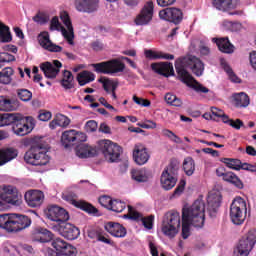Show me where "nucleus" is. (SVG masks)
<instances>
[{"label":"nucleus","mask_w":256,"mask_h":256,"mask_svg":"<svg viewBox=\"0 0 256 256\" xmlns=\"http://www.w3.org/2000/svg\"><path fill=\"white\" fill-rule=\"evenodd\" d=\"M61 27V23L59 22V18L54 16L50 22V31H57Z\"/></svg>","instance_id":"obj_62"},{"label":"nucleus","mask_w":256,"mask_h":256,"mask_svg":"<svg viewBox=\"0 0 256 256\" xmlns=\"http://www.w3.org/2000/svg\"><path fill=\"white\" fill-rule=\"evenodd\" d=\"M10 221H11V215L9 216V214H1L0 229H4V231H7Z\"/></svg>","instance_id":"obj_53"},{"label":"nucleus","mask_w":256,"mask_h":256,"mask_svg":"<svg viewBox=\"0 0 256 256\" xmlns=\"http://www.w3.org/2000/svg\"><path fill=\"white\" fill-rule=\"evenodd\" d=\"M141 221L145 229H153V221H155V216L150 215L148 217H142Z\"/></svg>","instance_id":"obj_55"},{"label":"nucleus","mask_w":256,"mask_h":256,"mask_svg":"<svg viewBox=\"0 0 256 256\" xmlns=\"http://www.w3.org/2000/svg\"><path fill=\"white\" fill-rule=\"evenodd\" d=\"M211 113H212V117L213 119H215V117H217L218 119H220L221 116H223V114L225 113L222 109H219L217 107H211Z\"/></svg>","instance_id":"obj_63"},{"label":"nucleus","mask_w":256,"mask_h":256,"mask_svg":"<svg viewBox=\"0 0 256 256\" xmlns=\"http://www.w3.org/2000/svg\"><path fill=\"white\" fill-rule=\"evenodd\" d=\"M65 201H69L71 205H74V207H77V209H81V211H85L86 213H89V215H95L96 213H99V210L95 208L91 203H88L83 200H76L77 194L70 192L66 195H64Z\"/></svg>","instance_id":"obj_14"},{"label":"nucleus","mask_w":256,"mask_h":256,"mask_svg":"<svg viewBox=\"0 0 256 256\" xmlns=\"http://www.w3.org/2000/svg\"><path fill=\"white\" fill-rule=\"evenodd\" d=\"M51 117H53V114H51L50 111H46V110H40L38 115V119L40 121H49Z\"/></svg>","instance_id":"obj_59"},{"label":"nucleus","mask_w":256,"mask_h":256,"mask_svg":"<svg viewBox=\"0 0 256 256\" xmlns=\"http://www.w3.org/2000/svg\"><path fill=\"white\" fill-rule=\"evenodd\" d=\"M0 41L2 43H11L13 41V37L11 36V31L9 30V26L0 22Z\"/></svg>","instance_id":"obj_38"},{"label":"nucleus","mask_w":256,"mask_h":256,"mask_svg":"<svg viewBox=\"0 0 256 256\" xmlns=\"http://www.w3.org/2000/svg\"><path fill=\"white\" fill-rule=\"evenodd\" d=\"M113 80L112 79H109L105 76H102L99 80H98V83H101L102 84V87L104 89L105 92L108 93V95L111 94V87L113 85Z\"/></svg>","instance_id":"obj_48"},{"label":"nucleus","mask_w":256,"mask_h":256,"mask_svg":"<svg viewBox=\"0 0 256 256\" xmlns=\"http://www.w3.org/2000/svg\"><path fill=\"white\" fill-rule=\"evenodd\" d=\"M154 9L153 1L146 2L140 13L136 16L134 23L140 26L149 25V22L153 21Z\"/></svg>","instance_id":"obj_18"},{"label":"nucleus","mask_w":256,"mask_h":256,"mask_svg":"<svg viewBox=\"0 0 256 256\" xmlns=\"http://www.w3.org/2000/svg\"><path fill=\"white\" fill-rule=\"evenodd\" d=\"M215 9L218 11H229L233 9V0H212Z\"/></svg>","instance_id":"obj_39"},{"label":"nucleus","mask_w":256,"mask_h":256,"mask_svg":"<svg viewBox=\"0 0 256 256\" xmlns=\"http://www.w3.org/2000/svg\"><path fill=\"white\" fill-rule=\"evenodd\" d=\"M38 41L41 47L46 49V51H50V53H61V51H63V47L51 42L49 32H42L38 36Z\"/></svg>","instance_id":"obj_25"},{"label":"nucleus","mask_w":256,"mask_h":256,"mask_svg":"<svg viewBox=\"0 0 256 256\" xmlns=\"http://www.w3.org/2000/svg\"><path fill=\"white\" fill-rule=\"evenodd\" d=\"M222 163H225L226 167L228 169H232L233 171H249V173H256V166L247 163V162H241L240 159L237 158H222Z\"/></svg>","instance_id":"obj_16"},{"label":"nucleus","mask_w":256,"mask_h":256,"mask_svg":"<svg viewBox=\"0 0 256 256\" xmlns=\"http://www.w3.org/2000/svg\"><path fill=\"white\" fill-rule=\"evenodd\" d=\"M17 104L11 99L0 96V111H15Z\"/></svg>","instance_id":"obj_37"},{"label":"nucleus","mask_w":256,"mask_h":256,"mask_svg":"<svg viewBox=\"0 0 256 256\" xmlns=\"http://www.w3.org/2000/svg\"><path fill=\"white\" fill-rule=\"evenodd\" d=\"M46 217L50 219V221L58 223L57 225H63L69 221V212H67L65 208L52 205L48 207V210L46 211Z\"/></svg>","instance_id":"obj_13"},{"label":"nucleus","mask_w":256,"mask_h":256,"mask_svg":"<svg viewBox=\"0 0 256 256\" xmlns=\"http://www.w3.org/2000/svg\"><path fill=\"white\" fill-rule=\"evenodd\" d=\"M213 43H216L219 51H221L222 53H228L231 54L233 53L235 47L233 46V44H231V42L229 41L228 37H224V38H213L212 39Z\"/></svg>","instance_id":"obj_32"},{"label":"nucleus","mask_w":256,"mask_h":256,"mask_svg":"<svg viewBox=\"0 0 256 256\" xmlns=\"http://www.w3.org/2000/svg\"><path fill=\"white\" fill-rule=\"evenodd\" d=\"M160 19L179 25L183 21V10L175 7L165 8L159 11Z\"/></svg>","instance_id":"obj_15"},{"label":"nucleus","mask_w":256,"mask_h":256,"mask_svg":"<svg viewBox=\"0 0 256 256\" xmlns=\"http://www.w3.org/2000/svg\"><path fill=\"white\" fill-rule=\"evenodd\" d=\"M52 247L56 249L58 253H68L69 255H77V248L67 243L62 238H56L52 241Z\"/></svg>","instance_id":"obj_29"},{"label":"nucleus","mask_w":256,"mask_h":256,"mask_svg":"<svg viewBox=\"0 0 256 256\" xmlns=\"http://www.w3.org/2000/svg\"><path fill=\"white\" fill-rule=\"evenodd\" d=\"M19 152L15 148H2L0 149V167L9 163V161H13V159L17 158Z\"/></svg>","instance_id":"obj_31"},{"label":"nucleus","mask_w":256,"mask_h":256,"mask_svg":"<svg viewBox=\"0 0 256 256\" xmlns=\"http://www.w3.org/2000/svg\"><path fill=\"white\" fill-rule=\"evenodd\" d=\"M183 169L188 177H191L195 173V160L191 157H187L183 162Z\"/></svg>","instance_id":"obj_41"},{"label":"nucleus","mask_w":256,"mask_h":256,"mask_svg":"<svg viewBox=\"0 0 256 256\" xmlns=\"http://www.w3.org/2000/svg\"><path fill=\"white\" fill-rule=\"evenodd\" d=\"M95 73L102 75H115L117 73H123L125 71V63L119 59H111L104 62L91 64Z\"/></svg>","instance_id":"obj_6"},{"label":"nucleus","mask_w":256,"mask_h":256,"mask_svg":"<svg viewBox=\"0 0 256 256\" xmlns=\"http://www.w3.org/2000/svg\"><path fill=\"white\" fill-rule=\"evenodd\" d=\"M99 147L108 163H117L121 159L123 148L111 140H102Z\"/></svg>","instance_id":"obj_7"},{"label":"nucleus","mask_w":256,"mask_h":256,"mask_svg":"<svg viewBox=\"0 0 256 256\" xmlns=\"http://www.w3.org/2000/svg\"><path fill=\"white\" fill-rule=\"evenodd\" d=\"M76 155L80 159H87L88 157H95L97 150L87 144H81L76 148Z\"/></svg>","instance_id":"obj_33"},{"label":"nucleus","mask_w":256,"mask_h":256,"mask_svg":"<svg viewBox=\"0 0 256 256\" xmlns=\"http://www.w3.org/2000/svg\"><path fill=\"white\" fill-rule=\"evenodd\" d=\"M56 121L58 123V127H69L71 120L69 117L63 115V114H56L55 115Z\"/></svg>","instance_id":"obj_49"},{"label":"nucleus","mask_w":256,"mask_h":256,"mask_svg":"<svg viewBox=\"0 0 256 256\" xmlns=\"http://www.w3.org/2000/svg\"><path fill=\"white\" fill-rule=\"evenodd\" d=\"M230 221L234 225H243L247 219V202L241 197H236L231 205L229 212Z\"/></svg>","instance_id":"obj_4"},{"label":"nucleus","mask_w":256,"mask_h":256,"mask_svg":"<svg viewBox=\"0 0 256 256\" xmlns=\"http://www.w3.org/2000/svg\"><path fill=\"white\" fill-rule=\"evenodd\" d=\"M55 231H58L62 237L68 239V241H75L81 235V231L77 228V226L64 222L61 225L54 226Z\"/></svg>","instance_id":"obj_19"},{"label":"nucleus","mask_w":256,"mask_h":256,"mask_svg":"<svg viewBox=\"0 0 256 256\" xmlns=\"http://www.w3.org/2000/svg\"><path fill=\"white\" fill-rule=\"evenodd\" d=\"M33 21L38 23V25H45V23H49V16L43 12H39L33 17Z\"/></svg>","instance_id":"obj_50"},{"label":"nucleus","mask_w":256,"mask_h":256,"mask_svg":"<svg viewBox=\"0 0 256 256\" xmlns=\"http://www.w3.org/2000/svg\"><path fill=\"white\" fill-rule=\"evenodd\" d=\"M256 244V229H250L246 234L242 236L234 251L235 256H249V253L253 251V247Z\"/></svg>","instance_id":"obj_8"},{"label":"nucleus","mask_w":256,"mask_h":256,"mask_svg":"<svg viewBox=\"0 0 256 256\" xmlns=\"http://www.w3.org/2000/svg\"><path fill=\"white\" fill-rule=\"evenodd\" d=\"M124 219H132L133 221H137L141 219V213L135 211L131 205L128 206V213L124 215Z\"/></svg>","instance_id":"obj_51"},{"label":"nucleus","mask_w":256,"mask_h":256,"mask_svg":"<svg viewBox=\"0 0 256 256\" xmlns=\"http://www.w3.org/2000/svg\"><path fill=\"white\" fill-rule=\"evenodd\" d=\"M15 61V56L7 52H0V65H5V63H11Z\"/></svg>","instance_id":"obj_52"},{"label":"nucleus","mask_w":256,"mask_h":256,"mask_svg":"<svg viewBox=\"0 0 256 256\" xmlns=\"http://www.w3.org/2000/svg\"><path fill=\"white\" fill-rule=\"evenodd\" d=\"M234 106L237 107V109H245L246 107H249L251 103V99L249 98V95L245 92L235 93L232 95Z\"/></svg>","instance_id":"obj_30"},{"label":"nucleus","mask_w":256,"mask_h":256,"mask_svg":"<svg viewBox=\"0 0 256 256\" xmlns=\"http://www.w3.org/2000/svg\"><path fill=\"white\" fill-rule=\"evenodd\" d=\"M22 195L13 185H2L0 187V199L9 205H21Z\"/></svg>","instance_id":"obj_9"},{"label":"nucleus","mask_w":256,"mask_h":256,"mask_svg":"<svg viewBox=\"0 0 256 256\" xmlns=\"http://www.w3.org/2000/svg\"><path fill=\"white\" fill-rule=\"evenodd\" d=\"M151 69L157 75H162V77H173L175 75L173 63L171 62H154L151 64Z\"/></svg>","instance_id":"obj_23"},{"label":"nucleus","mask_w":256,"mask_h":256,"mask_svg":"<svg viewBox=\"0 0 256 256\" xmlns=\"http://www.w3.org/2000/svg\"><path fill=\"white\" fill-rule=\"evenodd\" d=\"M94 79L95 75L93 74V72L87 70H84L77 75V81L81 87L87 85V83L93 82Z\"/></svg>","instance_id":"obj_34"},{"label":"nucleus","mask_w":256,"mask_h":256,"mask_svg":"<svg viewBox=\"0 0 256 256\" xmlns=\"http://www.w3.org/2000/svg\"><path fill=\"white\" fill-rule=\"evenodd\" d=\"M131 175L132 179L138 183H147V181H149V177L147 176V171H145V169L132 170Z\"/></svg>","instance_id":"obj_40"},{"label":"nucleus","mask_w":256,"mask_h":256,"mask_svg":"<svg viewBox=\"0 0 256 256\" xmlns=\"http://www.w3.org/2000/svg\"><path fill=\"white\" fill-rule=\"evenodd\" d=\"M104 229L112 235V237H117V238H123L125 235H127V229L125 226L119 224L118 222H106L104 224Z\"/></svg>","instance_id":"obj_28"},{"label":"nucleus","mask_w":256,"mask_h":256,"mask_svg":"<svg viewBox=\"0 0 256 256\" xmlns=\"http://www.w3.org/2000/svg\"><path fill=\"white\" fill-rule=\"evenodd\" d=\"M133 101L136 105H141V107H151V101L148 99L139 98L137 96H133Z\"/></svg>","instance_id":"obj_57"},{"label":"nucleus","mask_w":256,"mask_h":256,"mask_svg":"<svg viewBox=\"0 0 256 256\" xmlns=\"http://www.w3.org/2000/svg\"><path fill=\"white\" fill-rule=\"evenodd\" d=\"M230 127H233V129H236L237 131H239V129H241V127H243V122L241 121V119H236V120H232L230 121Z\"/></svg>","instance_id":"obj_64"},{"label":"nucleus","mask_w":256,"mask_h":256,"mask_svg":"<svg viewBox=\"0 0 256 256\" xmlns=\"http://www.w3.org/2000/svg\"><path fill=\"white\" fill-rule=\"evenodd\" d=\"M175 69L180 81L185 83L187 87H191L196 90L197 93H209V88L197 82V80L191 76L189 71H187L188 69H191L192 73H194L196 77H201V75H203L205 66L199 58L195 56L179 58L176 60Z\"/></svg>","instance_id":"obj_1"},{"label":"nucleus","mask_w":256,"mask_h":256,"mask_svg":"<svg viewBox=\"0 0 256 256\" xmlns=\"http://www.w3.org/2000/svg\"><path fill=\"white\" fill-rule=\"evenodd\" d=\"M61 85L62 87H64V89H73L75 87L73 85V73H71V71L69 70L64 71Z\"/></svg>","instance_id":"obj_42"},{"label":"nucleus","mask_w":256,"mask_h":256,"mask_svg":"<svg viewBox=\"0 0 256 256\" xmlns=\"http://www.w3.org/2000/svg\"><path fill=\"white\" fill-rule=\"evenodd\" d=\"M60 19L65 27L68 29L69 33L73 35V23H71V17H69V13L67 11H62L60 13Z\"/></svg>","instance_id":"obj_45"},{"label":"nucleus","mask_w":256,"mask_h":256,"mask_svg":"<svg viewBox=\"0 0 256 256\" xmlns=\"http://www.w3.org/2000/svg\"><path fill=\"white\" fill-rule=\"evenodd\" d=\"M139 127H141L142 129H156L157 128V123H155L152 120H148L144 123L138 124Z\"/></svg>","instance_id":"obj_61"},{"label":"nucleus","mask_w":256,"mask_h":256,"mask_svg":"<svg viewBox=\"0 0 256 256\" xmlns=\"http://www.w3.org/2000/svg\"><path fill=\"white\" fill-rule=\"evenodd\" d=\"M216 175L217 177H222V179L226 183H230V185H233L236 187V189H244L245 184H243V181L237 174H235L232 171H227L225 167H219L216 169Z\"/></svg>","instance_id":"obj_17"},{"label":"nucleus","mask_w":256,"mask_h":256,"mask_svg":"<svg viewBox=\"0 0 256 256\" xmlns=\"http://www.w3.org/2000/svg\"><path fill=\"white\" fill-rule=\"evenodd\" d=\"M181 227V215L179 212H167L162 221V233L173 239L179 233Z\"/></svg>","instance_id":"obj_5"},{"label":"nucleus","mask_w":256,"mask_h":256,"mask_svg":"<svg viewBox=\"0 0 256 256\" xmlns=\"http://www.w3.org/2000/svg\"><path fill=\"white\" fill-rule=\"evenodd\" d=\"M24 199L28 207L37 208L43 205L45 194L41 190H28L24 195Z\"/></svg>","instance_id":"obj_21"},{"label":"nucleus","mask_w":256,"mask_h":256,"mask_svg":"<svg viewBox=\"0 0 256 256\" xmlns=\"http://www.w3.org/2000/svg\"><path fill=\"white\" fill-rule=\"evenodd\" d=\"M192 227L205 225V202L197 199L190 207L182 209V239H189Z\"/></svg>","instance_id":"obj_2"},{"label":"nucleus","mask_w":256,"mask_h":256,"mask_svg":"<svg viewBox=\"0 0 256 256\" xmlns=\"http://www.w3.org/2000/svg\"><path fill=\"white\" fill-rule=\"evenodd\" d=\"M185 185H186L185 180H181L179 182L178 186L175 188V190L173 192L174 197L177 195H181V193H183V191H185Z\"/></svg>","instance_id":"obj_60"},{"label":"nucleus","mask_w":256,"mask_h":256,"mask_svg":"<svg viewBox=\"0 0 256 256\" xmlns=\"http://www.w3.org/2000/svg\"><path fill=\"white\" fill-rule=\"evenodd\" d=\"M144 53L147 59H151V60L161 59V52H156L153 50H145Z\"/></svg>","instance_id":"obj_58"},{"label":"nucleus","mask_w":256,"mask_h":256,"mask_svg":"<svg viewBox=\"0 0 256 256\" xmlns=\"http://www.w3.org/2000/svg\"><path fill=\"white\" fill-rule=\"evenodd\" d=\"M221 194L219 192L209 193L207 198V211L210 214V217H215L217 211H219V207H221Z\"/></svg>","instance_id":"obj_27"},{"label":"nucleus","mask_w":256,"mask_h":256,"mask_svg":"<svg viewBox=\"0 0 256 256\" xmlns=\"http://www.w3.org/2000/svg\"><path fill=\"white\" fill-rule=\"evenodd\" d=\"M48 152L49 144L43 138L36 137L33 139L30 149L25 153L24 161L28 165L43 167L51 161V158L47 155Z\"/></svg>","instance_id":"obj_3"},{"label":"nucleus","mask_w":256,"mask_h":256,"mask_svg":"<svg viewBox=\"0 0 256 256\" xmlns=\"http://www.w3.org/2000/svg\"><path fill=\"white\" fill-rule=\"evenodd\" d=\"M83 141H86L85 134L79 133L76 130H67L63 132L61 137L62 145H64L66 149L71 147V145H77V143H82Z\"/></svg>","instance_id":"obj_20"},{"label":"nucleus","mask_w":256,"mask_h":256,"mask_svg":"<svg viewBox=\"0 0 256 256\" xmlns=\"http://www.w3.org/2000/svg\"><path fill=\"white\" fill-rule=\"evenodd\" d=\"M126 207L127 204L124 201L113 199L109 211H113L114 213H123Z\"/></svg>","instance_id":"obj_44"},{"label":"nucleus","mask_w":256,"mask_h":256,"mask_svg":"<svg viewBox=\"0 0 256 256\" xmlns=\"http://www.w3.org/2000/svg\"><path fill=\"white\" fill-rule=\"evenodd\" d=\"M62 67L63 64L59 60H53V63L44 62L40 65V69L47 79H55Z\"/></svg>","instance_id":"obj_22"},{"label":"nucleus","mask_w":256,"mask_h":256,"mask_svg":"<svg viewBox=\"0 0 256 256\" xmlns=\"http://www.w3.org/2000/svg\"><path fill=\"white\" fill-rule=\"evenodd\" d=\"M147 147L143 144H136L133 149V160L136 165H145L150 159Z\"/></svg>","instance_id":"obj_24"},{"label":"nucleus","mask_w":256,"mask_h":256,"mask_svg":"<svg viewBox=\"0 0 256 256\" xmlns=\"http://www.w3.org/2000/svg\"><path fill=\"white\" fill-rule=\"evenodd\" d=\"M99 203L102 207H104L105 209H108L109 211V209L111 208V204L113 203V198L107 195L101 196L99 198Z\"/></svg>","instance_id":"obj_54"},{"label":"nucleus","mask_w":256,"mask_h":256,"mask_svg":"<svg viewBox=\"0 0 256 256\" xmlns=\"http://www.w3.org/2000/svg\"><path fill=\"white\" fill-rule=\"evenodd\" d=\"M166 103L168 105H173V107H181L183 105V101L180 98H177L174 94L167 93L164 97Z\"/></svg>","instance_id":"obj_47"},{"label":"nucleus","mask_w":256,"mask_h":256,"mask_svg":"<svg viewBox=\"0 0 256 256\" xmlns=\"http://www.w3.org/2000/svg\"><path fill=\"white\" fill-rule=\"evenodd\" d=\"M12 129L15 135L25 137V135H29L35 129V119L31 116L25 117L22 115L16 122V125H13Z\"/></svg>","instance_id":"obj_12"},{"label":"nucleus","mask_w":256,"mask_h":256,"mask_svg":"<svg viewBox=\"0 0 256 256\" xmlns=\"http://www.w3.org/2000/svg\"><path fill=\"white\" fill-rule=\"evenodd\" d=\"M97 121L95 120H89L86 122L84 128L85 131H87V133H95V131H97Z\"/></svg>","instance_id":"obj_56"},{"label":"nucleus","mask_w":256,"mask_h":256,"mask_svg":"<svg viewBox=\"0 0 256 256\" xmlns=\"http://www.w3.org/2000/svg\"><path fill=\"white\" fill-rule=\"evenodd\" d=\"M36 233H38L41 243H49L53 239V233L45 228H37Z\"/></svg>","instance_id":"obj_43"},{"label":"nucleus","mask_w":256,"mask_h":256,"mask_svg":"<svg viewBox=\"0 0 256 256\" xmlns=\"http://www.w3.org/2000/svg\"><path fill=\"white\" fill-rule=\"evenodd\" d=\"M75 8L80 13H94L99 9V0H75Z\"/></svg>","instance_id":"obj_26"},{"label":"nucleus","mask_w":256,"mask_h":256,"mask_svg":"<svg viewBox=\"0 0 256 256\" xmlns=\"http://www.w3.org/2000/svg\"><path fill=\"white\" fill-rule=\"evenodd\" d=\"M177 171H179V167L170 163L169 166L162 172L160 182L162 185V189L165 191H171L175 185H177Z\"/></svg>","instance_id":"obj_10"},{"label":"nucleus","mask_w":256,"mask_h":256,"mask_svg":"<svg viewBox=\"0 0 256 256\" xmlns=\"http://www.w3.org/2000/svg\"><path fill=\"white\" fill-rule=\"evenodd\" d=\"M15 71H13V68L11 67H6L0 71V83L3 85H9L11 81H13V74Z\"/></svg>","instance_id":"obj_36"},{"label":"nucleus","mask_w":256,"mask_h":256,"mask_svg":"<svg viewBox=\"0 0 256 256\" xmlns=\"http://www.w3.org/2000/svg\"><path fill=\"white\" fill-rule=\"evenodd\" d=\"M21 114L18 113H5L2 114V123L3 126L7 125H17V121L21 119Z\"/></svg>","instance_id":"obj_35"},{"label":"nucleus","mask_w":256,"mask_h":256,"mask_svg":"<svg viewBox=\"0 0 256 256\" xmlns=\"http://www.w3.org/2000/svg\"><path fill=\"white\" fill-rule=\"evenodd\" d=\"M31 227V218L26 215L11 214L10 222L8 224L7 233H19Z\"/></svg>","instance_id":"obj_11"},{"label":"nucleus","mask_w":256,"mask_h":256,"mask_svg":"<svg viewBox=\"0 0 256 256\" xmlns=\"http://www.w3.org/2000/svg\"><path fill=\"white\" fill-rule=\"evenodd\" d=\"M17 97L20 99V101L27 103L33 99V93L25 88H22L17 90Z\"/></svg>","instance_id":"obj_46"}]
</instances>
